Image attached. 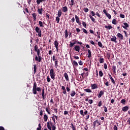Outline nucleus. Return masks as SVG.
<instances>
[{
    "mask_svg": "<svg viewBox=\"0 0 130 130\" xmlns=\"http://www.w3.org/2000/svg\"><path fill=\"white\" fill-rule=\"evenodd\" d=\"M99 76L100 77H103V72L102 71H99Z\"/></svg>",
    "mask_w": 130,
    "mask_h": 130,
    "instance_id": "de8ad7c7",
    "label": "nucleus"
},
{
    "mask_svg": "<svg viewBox=\"0 0 130 130\" xmlns=\"http://www.w3.org/2000/svg\"><path fill=\"white\" fill-rule=\"evenodd\" d=\"M46 16L47 17V18L48 19H49V18H50V15H49V14H48V13H46Z\"/></svg>",
    "mask_w": 130,
    "mask_h": 130,
    "instance_id": "680f3d73",
    "label": "nucleus"
},
{
    "mask_svg": "<svg viewBox=\"0 0 130 130\" xmlns=\"http://www.w3.org/2000/svg\"><path fill=\"white\" fill-rule=\"evenodd\" d=\"M66 90L67 92H70L71 91V88L69 87V85H67V87H66Z\"/></svg>",
    "mask_w": 130,
    "mask_h": 130,
    "instance_id": "4d7b16f0",
    "label": "nucleus"
},
{
    "mask_svg": "<svg viewBox=\"0 0 130 130\" xmlns=\"http://www.w3.org/2000/svg\"><path fill=\"white\" fill-rule=\"evenodd\" d=\"M39 24L40 27H44L43 26V23H42V21H39Z\"/></svg>",
    "mask_w": 130,
    "mask_h": 130,
    "instance_id": "a18cd8bd",
    "label": "nucleus"
},
{
    "mask_svg": "<svg viewBox=\"0 0 130 130\" xmlns=\"http://www.w3.org/2000/svg\"><path fill=\"white\" fill-rule=\"evenodd\" d=\"M105 28H106V29H108V30H110V29H112V26H111V25H106Z\"/></svg>",
    "mask_w": 130,
    "mask_h": 130,
    "instance_id": "2f4dec72",
    "label": "nucleus"
},
{
    "mask_svg": "<svg viewBox=\"0 0 130 130\" xmlns=\"http://www.w3.org/2000/svg\"><path fill=\"white\" fill-rule=\"evenodd\" d=\"M104 84L105 85H106L107 87H108V86H109V82H108V81H107V82L105 81Z\"/></svg>",
    "mask_w": 130,
    "mask_h": 130,
    "instance_id": "13d9d810",
    "label": "nucleus"
},
{
    "mask_svg": "<svg viewBox=\"0 0 130 130\" xmlns=\"http://www.w3.org/2000/svg\"><path fill=\"white\" fill-rule=\"evenodd\" d=\"M54 45L57 52H58V42L57 40L54 41Z\"/></svg>",
    "mask_w": 130,
    "mask_h": 130,
    "instance_id": "6e6552de",
    "label": "nucleus"
},
{
    "mask_svg": "<svg viewBox=\"0 0 130 130\" xmlns=\"http://www.w3.org/2000/svg\"><path fill=\"white\" fill-rule=\"evenodd\" d=\"M87 51L88 53V55L87 56V57H88V58L92 57V53L91 52V50L90 49H88Z\"/></svg>",
    "mask_w": 130,
    "mask_h": 130,
    "instance_id": "a211bd4d",
    "label": "nucleus"
},
{
    "mask_svg": "<svg viewBox=\"0 0 130 130\" xmlns=\"http://www.w3.org/2000/svg\"><path fill=\"white\" fill-rule=\"evenodd\" d=\"M124 25H122V27L124 29H125V30H127V28H128V27H129V26L128 25V24H127V23L126 22H124L123 23Z\"/></svg>",
    "mask_w": 130,
    "mask_h": 130,
    "instance_id": "1a4fd4ad",
    "label": "nucleus"
},
{
    "mask_svg": "<svg viewBox=\"0 0 130 130\" xmlns=\"http://www.w3.org/2000/svg\"><path fill=\"white\" fill-rule=\"evenodd\" d=\"M68 7L67 6H64V7H62V11L63 13H67V12H68Z\"/></svg>",
    "mask_w": 130,
    "mask_h": 130,
    "instance_id": "f3484780",
    "label": "nucleus"
},
{
    "mask_svg": "<svg viewBox=\"0 0 130 130\" xmlns=\"http://www.w3.org/2000/svg\"><path fill=\"white\" fill-rule=\"evenodd\" d=\"M91 86L92 90H95V89H97V88H98V86L97 85V84H96V83L91 84Z\"/></svg>",
    "mask_w": 130,
    "mask_h": 130,
    "instance_id": "9d476101",
    "label": "nucleus"
},
{
    "mask_svg": "<svg viewBox=\"0 0 130 130\" xmlns=\"http://www.w3.org/2000/svg\"><path fill=\"white\" fill-rule=\"evenodd\" d=\"M83 11H84V12H85V13H88L89 12V9L84 8Z\"/></svg>",
    "mask_w": 130,
    "mask_h": 130,
    "instance_id": "3c124183",
    "label": "nucleus"
},
{
    "mask_svg": "<svg viewBox=\"0 0 130 130\" xmlns=\"http://www.w3.org/2000/svg\"><path fill=\"white\" fill-rule=\"evenodd\" d=\"M82 25L84 28H87V23L84 21H82Z\"/></svg>",
    "mask_w": 130,
    "mask_h": 130,
    "instance_id": "c9c22d12",
    "label": "nucleus"
},
{
    "mask_svg": "<svg viewBox=\"0 0 130 130\" xmlns=\"http://www.w3.org/2000/svg\"><path fill=\"white\" fill-rule=\"evenodd\" d=\"M72 64H73V66H75V67H78V66H79V64H78V62L75 60L73 61Z\"/></svg>",
    "mask_w": 130,
    "mask_h": 130,
    "instance_id": "c756f323",
    "label": "nucleus"
},
{
    "mask_svg": "<svg viewBox=\"0 0 130 130\" xmlns=\"http://www.w3.org/2000/svg\"><path fill=\"white\" fill-rule=\"evenodd\" d=\"M120 18H121V19H124V18H125V16H124V15H123L122 14H120Z\"/></svg>",
    "mask_w": 130,
    "mask_h": 130,
    "instance_id": "603ef678",
    "label": "nucleus"
},
{
    "mask_svg": "<svg viewBox=\"0 0 130 130\" xmlns=\"http://www.w3.org/2000/svg\"><path fill=\"white\" fill-rule=\"evenodd\" d=\"M37 91L41 93V87H37V83L34 82L32 88V93L34 95H36V94H37Z\"/></svg>",
    "mask_w": 130,
    "mask_h": 130,
    "instance_id": "f03ea898",
    "label": "nucleus"
},
{
    "mask_svg": "<svg viewBox=\"0 0 130 130\" xmlns=\"http://www.w3.org/2000/svg\"><path fill=\"white\" fill-rule=\"evenodd\" d=\"M62 14V12H61V10L59 9L58 11L57 16L58 17H61V14Z\"/></svg>",
    "mask_w": 130,
    "mask_h": 130,
    "instance_id": "393cba45",
    "label": "nucleus"
},
{
    "mask_svg": "<svg viewBox=\"0 0 130 130\" xmlns=\"http://www.w3.org/2000/svg\"><path fill=\"white\" fill-rule=\"evenodd\" d=\"M47 125L48 129L51 130V126H52V125H54V124H53V123H52L51 121H50L49 122H47ZM50 125H51V126H50Z\"/></svg>",
    "mask_w": 130,
    "mask_h": 130,
    "instance_id": "0eeeda50",
    "label": "nucleus"
},
{
    "mask_svg": "<svg viewBox=\"0 0 130 130\" xmlns=\"http://www.w3.org/2000/svg\"><path fill=\"white\" fill-rule=\"evenodd\" d=\"M125 102H126V101L125 99H122L120 103H122V104H125Z\"/></svg>",
    "mask_w": 130,
    "mask_h": 130,
    "instance_id": "a19ab883",
    "label": "nucleus"
},
{
    "mask_svg": "<svg viewBox=\"0 0 130 130\" xmlns=\"http://www.w3.org/2000/svg\"><path fill=\"white\" fill-rule=\"evenodd\" d=\"M54 66H55V69H57V67H58V61H55L54 62Z\"/></svg>",
    "mask_w": 130,
    "mask_h": 130,
    "instance_id": "473e14b6",
    "label": "nucleus"
},
{
    "mask_svg": "<svg viewBox=\"0 0 130 130\" xmlns=\"http://www.w3.org/2000/svg\"><path fill=\"white\" fill-rule=\"evenodd\" d=\"M98 106L99 107H101V106H102V101H100L98 104Z\"/></svg>",
    "mask_w": 130,
    "mask_h": 130,
    "instance_id": "bf43d9fd",
    "label": "nucleus"
},
{
    "mask_svg": "<svg viewBox=\"0 0 130 130\" xmlns=\"http://www.w3.org/2000/svg\"><path fill=\"white\" fill-rule=\"evenodd\" d=\"M50 77H49V76H48L47 77V81L48 82V83H49V82H50Z\"/></svg>",
    "mask_w": 130,
    "mask_h": 130,
    "instance_id": "6e6d98bb",
    "label": "nucleus"
},
{
    "mask_svg": "<svg viewBox=\"0 0 130 130\" xmlns=\"http://www.w3.org/2000/svg\"><path fill=\"white\" fill-rule=\"evenodd\" d=\"M32 16L33 17L34 21H36V19H37L36 17L37 16V15L36 14V13H32Z\"/></svg>",
    "mask_w": 130,
    "mask_h": 130,
    "instance_id": "5701e85b",
    "label": "nucleus"
},
{
    "mask_svg": "<svg viewBox=\"0 0 130 130\" xmlns=\"http://www.w3.org/2000/svg\"><path fill=\"white\" fill-rule=\"evenodd\" d=\"M73 42H70V44H69V46L71 47H73L75 45V44H80V45H82L83 43L79 42L77 40H73Z\"/></svg>",
    "mask_w": 130,
    "mask_h": 130,
    "instance_id": "7ed1b4c3",
    "label": "nucleus"
},
{
    "mask_svg": "<svg viewBox=\"0 0 130 130\" xmlns=\"http://www.w3.org/2000/svg\"><path fill=\"white\" fill-rule=\"evenodd\" d=\"M99 61H100V63H103V62H104V58H100L99 59Z\"/></svg>",
    "mask_w": 130,
    "mask_h": 130,
    "instance_id": "72a5a7b5",
    "label": "nucleus"
},
{
    "mask_svg": "<svg viewBox=\"0 0 130 130\" xmlns=\"http://www.w3.org/2000/svg\"><path fill=\"white\" fill-rule=\"evenodd\" d=\"M78 63H79V66H83V64H84V62L82 60H80L78 62Z\"/></svg>",
    "mask_w": 130,
    "mask_h": 130,
    "instance_id": "864d4df0",
    "label": "nucleus"
},
{
    "mask_svg": "<svg viewBox=\"0 0 130 130\" xmlns=\"http://www.w3.org/2000/svg\"><path fill=\"white\" fill-rule=\"evenodd\" d=\"M42 12H43V8H42L41 9H38V13H39V14H40V15L42 14Z\"/></svg>",
    "mask_w": 130,
    "mask_h": 130,
    "instance_id": "4be33fe9",
    "label": "nucleus"
},
{
    "mask_svg": "<svg viewBox=\"0 0 130 130\" xmlns=\"http://www.w3.org/2000/svg\"><path fill=\"white\" fill-rule=\"evenodd\" d=\"M51 118L54 122V124H56V122H55V118L54 116H53L52 117H51Z\"/></svg>",
    "mask_w": 130,
    "mask_h": 130,
    "instance_id": "58836bf2",
    "label": "nucleus"
},
{
    "mask_svg": "<svg viewBox=\"0 0 130 130\" xmlns=\"http://www.w3.org/2000/svg\"><path fill=\"white\" fill-rule=\"evenodd\" d=\"M64 77L65 78V80H66L67 82H69V81H70V79L69 78V75L66 72L64 73Z\"/></svg>",
    "mask_w": 130,
    "mask_h": 130,
    "instance_id": "4468645a",
    "label": "nucleus"
},
{
    "mask_svg": "<svg viewBox=\"0 0 130 130\" xmlns=\"http://www.w3.org/2000/svg\"><path fill=\"white\" fill-rule=\"evenodd\" d=\"M129 108L128 107V106L123 107L122 108V111H123V112H126V111H127V110H128Z\"/></svg>",
    "mask_w": 130,
    "mask_h": 130,
    "instance_id": "ddd939ff",
    "label": "nucleus"
},
{
    "mask_svg": "<svg viewBox=\"0 0 130 130\" xmlns=\"http://www.w3.org/2000/svg\"><path fill=\"white\" fill-rule=\"evenodd\" d=\"M108 76L112 83L114 85L115 84V81L114 80V79H113V78H112V76H111V75H110V74L109 73Z\"/></svg>",
    "mask_w": 130,
    "mask_h": 130,
    "instance_id": "9b49d317",
    "label": "nucleus"
},
{
    "mask_svg": "<svg viewBox=\"0 0 130 130\" xmlns=\"http://www.w3.org/2000/svg\"><path fill=\"white\" fill-rule=\"evenodd\" d=\"M127 123H128V124H130V117L128 118Z\"/></svg>",
    "mask_w": 130,
    "mask_h": 130,
    "instance_id": "774afa93",
    "label": "nucleus"
},
{
    "mask_svg": "<svg viewBox=\"0 0 130 130\" xmlns=\"http://www.w3.org/2000/svg\"><path fill=\"white\" fill-rule=\"evenodd\" d=\"M107 56L108 59H109L110 58V53H107Z\"/></svg>",
    "mask_w": 130,
    "mask_h": 130,
    "instance_id": "e2e57ef3",
    "label": "nucleus"
},
{
    "mask_svg": "<svg viewBox=\"0 0 130 130\" xmlns=\"http://www.w3.org/2000/svg\"><path fill=\"white\" fill-rule=\"evenodd\" d=\"M47 119H48V116H47V115L45 114L44 115V121H45V122L47 121Z\"/></svg>",
    "mask_w": 130,
    "mask_h": 130,
    "instance_id": "c85d7f7f",
    "label": "nucleus"
},
{
    "mask_svg": "<svg viewBox=\"0 0 130 130\" xmlns=\"http://www.w3.org/2000/svg\"><path fill=\"white\" fill-rule=\"evenodd\" d=\"M106 17H107V18H108V19H109L110 20V19H111V15H110L109 13H107L106 14Z\"/></svg>",
    "mask_w": 130,
    "mask_h": 130,
    "instance_id": "e433bc0d",
    "label": "nucleus"
},
{
    "mask_svg": "<svg viewBox=\"0 0 130 130\" xmlns=\"http://www.w3.org/2000/svg\"><path fill=\"white\" fill-rule=\"evenodd\" d=\"M114 130H117V126H116V125H114L113 127Z\"/></svg>",
    "mask_w": 130,
    "mask_h": 130,
    "instance_id": "338daca9",
    "label": "nucleus"
},
{
    "mask_svg": "<svg viewBox=\"0 0 130 130\" xmlns=\"http://www.w3.org/2000/svg\"><path fill=\"white\" fill-rule=\"evenodd\" d=\"M80 113L81 115H82V116H85V114H84V110H81L80 111Z\"/></svg>",
    "mask_w": 130,
    "mask_h": 130,
    "instance_id": "37998d69",
    "label": "nucleus"
},
{
    "mask_svg": "<svg viewBox=\"0 0 130 130\" xmlns=\"http://www.w3.org/2000/svg\"><path fill=\"white\" fill-rule=\"evenodd\" d=\"M112 24L114 25H116V19H113L112 20Z\"/></svg>",
    "mask_w": 130,
    "mask_h": 130,
    "instance_id": "8fccbe9b",
    "label": "nucleus"
},
{
    "mask_svg": "<svg viewBox=\"0 0 130 130\" xmlns=\"http://www.w3.org/2000/svg\"><path fill=\"white\" fill-rule=\"evenodd\" d=\"M88 103H89V104H92V103H93V100H88Z\"/></svg>",
    "mask_w": 130,
    "mask_h": 130,
    "instance_id": "69168bd1",
    "label": "nucleus"
},
{
    "mask_svg": "<svg viewBox=\"0 0 130 130\" xmlns=\"http://www.w3.org/2000/svg\"><path fill=\"white\" fill-rule=\"evenodd\" d=\"M84 90L86 92V93H91L92 90L89 88L84 89Z\"/></svg>",
    "mask_w": 130,
    "mask_h": 130,
    "instance_id": "cd10ccee",
    "label": "nucleus"
},
{
    "mask_svg": "<svg viewBox=\"0 0 130 130\" xmlns=\"http://www.w3.org/2000/svg\"><path fill=\"white\" fill-rule=\"evenodd\" d=\"M104 94V92L102 90H101L98 95L99 98H101V97H102V95H103Z\"/></svg>",
    "mask_w": 130,
    "mask_h": 130,
    "instance_id": "6ab92c4d",
    "label": "nucleus"
},
{
    "mask_svg": "<svg viewBox=\"0 0 130 130\" xmlns=\"http://www.w3.org/2000/svg\"><path fill=\"white\" fill-rule=\"evenodd\" d=\"M89 18L91 20L92 22H93V23H96V19L94 18L91 15H89Z\"/></svg>",
    "mask_w": 130,
    "mask_h": 130,
    "instance_id": "412c9836",
    "label": "nucleus"
},
{
    "mask_svg": "<svg viewBox=\"0 0 130 130\" xmlns=\"http://www.w3.org/2000/svg\"><path fill=\"white\" fill-rule=\"evenodd\" d=\"M52 127V130H55L56 129V127L55 126V124H54V125H53L52 126H51Z\"/></svg>",
    "mask_w": 130,
    "mask_h": 130,
    "instance_id": "5fc2aeb1",
    "label": "nucleus"
},
{
    "mask_svg": "<svg viewBox=\"0 0 130 130\" xmlns=\"http://www.w3.org/2000/svg\"><path fill=\"white\" fill-rule=\"evenodd\" d=\"M98 44L100 47H101L102 48H103V45H102V43H101V42H99Z\"/></svg>",
    "mask_w": 130,
    "mask_h": 130,
    "instance_id": "f704fd0d",
    "label": "nucleus"
},
{
    "mask_svg": "<svg viewBox=\"0 0 130 130\" xmlns=\"http://www.w3.org/2000/svg\"><path fill=\"white\" fill-rule=\"evenodd\" d=\"M70 95H71V97H74V96H75V95H76V91L72 90L71 92Z\"/></svg>",
    "mask_w": 130,
    "mask_h": 130,
    "instance_id": "b1692460",
    "label": "nucleus"
},
{
    "mask_svg": "<svg viewBox=\"0 0 130 130\" xmlns=\"http://www.w3.org/2000/svg\"><path fill=\"white\" fill-rule=\"evenodd\" d=\"M34 50L37 53V56L35 57L36 61H38V62H41V60L42 59V57L40 56V49H38V46L36 45L34 47Z\"/></svg>",
    "mask_w": 130,
    "mask_h": 130,
    "instance_id": "f257e3e1",
    "label": "nucleus"
},
{
    "mask_svg": "<svg viewBox=\"0 0 130 130\" xmlns=\"http://www.w3.org/2000/svg\"><path fill=\"white\" fill-rule=\"evenodd\" d=\"M43 0H37V5H40V3H42Z\"/></svg>",
    "mask_w": 130,
    "mask_h": 130,
    "instance_id": "49530a36",
    "label": "nucleus"
},
{
    "mask_svg": "<svg viewBox=\"0 0 130 130\" xmlns=\"http://www.w3.org/2000/svg\"><path fill=\"white\" fill-rule=\"evenodd\" d=\"M84 75H85L84 72L81 74V76L82 77V78L80 77L81 81H83V80H84Z\"/></svg>",
    "mask_w": 130,
    "mask_h": 130,
    "instance_id": "4c0bfd02",
    "label": "nucleus"
},
{
    "mask_svg": "<svg viewBox=\"0 0 130 130\" xmlns=\"http://www.w3.org/2000/svg\"><path fill=\"white\" fill-rule=\"evenodd\" d=\"M117 37L119 38L120 40H123V36L119 32L117 34Z\"/></svg>",
    "mask_w": 130,
    "mask_h": 130,
    "instance_id": "2eb2a0df",
    "label": "nucleus"
},
{
    "mask_svg": "<svg viewBox=\"0 0 130 130\" xmlns=\"http://www.w3.org/2000/svg\"><path fill=\"white\" fill-rule=\"evenodd\" d=\"M70 127L72 128L73 130H76V126L74 125V124H73V123H71Z\"/></svg>",
    "mask_w": 130,
    "mask_h": 130,
    "instance_id": "bb28decb",
    "label": "nucleus"
},
{
    "mask_svg": "<svg viewBox=\"0 0 130 130\" xmlns=\"http://www.w3.org/2000/svg\"><path fill=\"white\" fill-rule=\"evenodd\" d=\"M104 67L105 70H107V64H106V63H105L104 64Z\"/></svg>",
    "mask_w": 130,
    "mask_h": 130,
    "instance_id": "052dcab7",
    "label": "nucleus"
},
{
    "mask_svg": "<svg viewBox=\"0 0 130 130\" xmlns=\"http://www.w3.org/2000/svg\"><path fill=\"white\" fill-rule=\"evenodd\" d=\"M112 71L113 74H116V66H114L112 67Z\"/></svg>",
    "mask_w": 130,
    "mask_h": 130,
    "instance_id": "aec40b11",
    "label": "nucleus"
},
{
    "mask_svg": "<svg viewBox=\"0 0 130 130\" xmlns=\"http://www.w3.org/2000/svg\"><path fill=\"white\" fill-rule=\"evenodd\" d=\"M60 20V19L59 18V17L57 16L56 17V21L57 24H58V23H59V20Z\"/></svg>",
    "mask_w": 130,
    "mask_h": 130,
    "instance_id": "79ce46f5",
    "label": "nucleus"
},
{
    "mask_svg": "<svg viewBox=\"0 0 130 130\" xmlns=\"http://www.w3.org/2000/svg\"><path fill=\"white\" fill-rule=\"evenodd\" d=\"M93 127H96V120L93 122Z\"/></svg>",
    "mask_w": 130,
    "mask_h": 130,
    "instance_id": "0e129e2a",
    "label": "nucleus"
},
{
    "mask_svg": "<svg viewBox=\"0 0 130 130\" xmlns=\"http://www.w3.org/2000/svg\"><path fill=\"white\" fill-rule=\"evenodd\" d=\"M34 71L35 74H36V71H37V67H36V65L34 66Z\"/></svg>",
    "mask_w": 130,
    "mask_h": 130,
    "instance_id": "c03bdc74",
    "label": "nucleus"
},
{
    "mask_svg": "<svg viewBox=\"0 0 130 130\" xmlns=\"http://www.w3.org/2000/svg\"><path fill=\"white\" fill-rule=\"evenodd\" d=\"M111 41L115 42V43H117V41H116V37L115 36H112V38H111Z\"/></svg>",
    "mask_w": 130,
    "mask_h": 130,
    "instance_id": "f8f14e48",
    "label": "nucleus"
},
{
    "mask_svg": "<svg viewBox=\"0 0 130 130\" xmlns=\"http://www.w3.org/2000/svg\"><path fill=\"white\" fill-rule=\"evenodd\" d=\"M64 36H65V38H67L69 36V34H68V29H66L64 31Z\"/></svg>",
    "mask_w": 130,
    "mask_h": 130,
    "instance_id": "7c9ffc66",
    "label": "nucleus"
},
{
    "mask_svg": "<svg viewBox=\"0 0 130 130\" xmlns=\"http://www.w3.org/2000/svg\"><path fill=\"white\" fill-rule=\"evenodd\" d=\"M82 31L83 32L85 33V34H88V31L85 28H82Z\"/></svg>",
    "mask_w": 130,
    "mask_h": 130,
    "instance_id": "09e8293b",
    "label": "nucleus"
},
{
    "mask_svg": "<svg viewBox=\"0 0 130 130\" xmlns=\"http://www.w3.org/2000/svg\"><path fill=\"white\" fill-rule=\"evenodd\" d=\"M46 111L47 112L48 114H51V111H50V109H49L48 108H46Z\"/></svg>",
    "mask_w": 130,
    "mask_h": 130,
    "instance_id": "a878e982",
    "label": "nucleus"
},
{
    "mask_svg": "<svg viewBox=\"0 0 130 130\" xmlns=\"http://www.w3.org/2000/svg\"><path fill=\"white\" fill-rule=\"evenodd\" d=\"M35 30L36 32H37V33H38L39 37H41V36H42V34H41V29H40V28L38 26H37L35 28Z\"/></svg>",
    "mask_w": 130,
    "mask_h": 130,
    "instance_id": "39448f33",
    "label": "nucleus"
},
{
    "mask_svg": "<svg viewBox=\"0 0 130 130\" xmlns=\"http://www.w3.org/2000/svg\"><path fill=\"white\" fill-rule=\"evenodd\" d=\"M71 4H70V6H74V5H76V3H75V0H71Z\"/></svg>",
    "mask_w": 130,
    "mask_h": 130,
    "instance_id": "ea45409f",
    "label": "nucleus"
},
{
    "mask_svg": "<svg viewBox=\"0 0 130 130\" xmlns=\"http://www.w3.org/2000/svg\"><path fill=\"white\" fill-rule=\"evenodd\" d=\"M50 76L53 80L55 79V72H54V70L53 69H51L50 70Z\"/></svg>",
    "mask_w": 130,
    "mask_h": 130,
    "instance_id": "20e7f679",
    "label": "nucleus"
},
{
    "mask_svg": "<svg viewBox=\"0 0 130 130\" xmlns=\"http://www.w3.org/2000/svg\"><path fill=\"white\" fill-rule=\"evenodd\" d=\"M75 20L76 23H77L79 25L82 26V23L80 21V18L78 17L77 15H75Z\"/></svg>",
    "mask_w": 130,
    "mask_h": 130,
    "instance_id": "423d86ee",
    "label": "nucleus"
},
{
    "mask_svg": "<svg viewBox=\"0 0 130 130\" xmlns=\"http://www.w3.org/2000/svg\"><path fill=\"white\" fill-rule=\"evenodd\" d=\"M74 49L75 50V51H77V52H80V47L78 45H76Z\"/></svg>",
    "mask_w": 130,
    "mask_h": 130,
    "instance_id": "dca6fc26",
    "label": "nucleus"
}]
</instances>
